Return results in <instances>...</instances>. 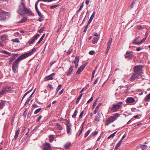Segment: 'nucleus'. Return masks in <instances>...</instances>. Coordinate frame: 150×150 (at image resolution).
Returning a JSON list of instances; mask_svg holds the SVG:
<instances>
[{
    "mask_svg": "<svg viewBox=\"0 0 150 150\" xmlns=\"http://www.w3.org/2000/svg\"><path fill=\"white\" fill-rule=\"evenodd\" d=\"M44 28V27L42 28H41L40 29V30H38V31L40 33H41L43 32V29Z\"/></svg>",
    "mask_w": 150,
    "mask_h": 150,
    "instance_id": "nucleus-51",
    "label": "nucleus"
},
{
    "mask_svg": "<svg viewBox=\"0 0 150 150\" xmlns=\"http://www.w3.org/2000/svg\"><path fill=\"white\" fill-rule=\"evenodd\" d=\"M20 131V129L19 128H18L16 131V132L15 135L14 136V139L15 140H16L17 139Z\"/></svg>",
    "mask_w": 150,
    "mask_h": 150,
    "instance_id": "nucleus-16",
    "label": "nucleus"
},
{
    "mask_svg": "<svg viewBox=\"0 0 150 150\" xmlns=\"http://www.w3.org/2000/svg\"><path fill=\"white\" fill-rule=\"evenodd\" d=\"M82 71L81 69H78L77 71L76 72V74H80Z\"/></svg>",
    "mask_w": 150,
    "mask_h": 150,
    "instance_id": "nucleus-49",
    "label": "nucleus"
},
{
    "mask_svg": "<svg viewBox=\"0 0 150 150\" xmlns=\"http://www.w3.org/2000/svg\"><path fill=\"white\" fill-rule=\"evenodd\" d=\"M19 6H22L23 7H24L25 9H27V8L25 6L24 0H21V5H19Z\"/></svg>",
    "mask_w": 150,
    "mask_h": 150,
    "instance_id": "nucleus-17",
    "label": "nucleus"
},
{
    "mask_svg": "<svg viewBox=\"0 0 150 150\" xmlns=\"http://www.w3.org/2000/svg\"><path fill=\"white\" fill-rule=\"evenodd\" d=\"M144 26L142 25H140L138 26L137 29L139 30H142L144 28Z\"/></svg>",
    "mask_w": 150,
    "mask_h": 150,
    "instance_id": "nucleus-32",
    "label": "nucleus"
},
{
    "mask_svg": "<svg viewBox=\"0 0 150 150\" xmlns=\"http://www.w3.org/2000/svg\"><path fill=\"white\" fill-rule=\"evenodd\" d=\"M88 18V16H86L83 21L82 23L83 24L84 23V21L87 19Z\"/></svg>",
    "mask_w": 150,
    "mask_h": 150,
    "instance_id": "nucleus-57",
    "label": "nucleus"
},
{
    "mask_svg": "<svg viewBox=\"0 0 150 150\" xmlns=\"http://www.w3.org/2000/svg\"><path fill=\"white\" fill-rule=\"evenodd\" d=\"M95 11H94L93 12L92 15L91 16V17L89 19V20L88 21V24H90L91 23L92 20H93V19L94 18V16L95 15Z\"/></svg>",
    "mask_w": 150,
    "mask_h": 150,
    "instance_id": "nucleus-15",
    "label": "nucleus"
},
{
    "mask_svg": "<svg viewBox=\"0 0 150 150\" xmlns=\"http://www.w3.org/2000/svg\"><path fill=\"white\" fill-rule=\"evenodd\" d=\"M96 102H97V100H96L94 102V103L93 104V108H94L95 106H96Z\"/></svg>",
    "mask_w": 150,
    "mask_h": 150,
    "instance_id": "nucleus-61",
    "label": "nucleus"
},
{
    "mask_svg": "<svg viewBox=\"0 0 150 150\" xmlns=\"http://www.w3.org/2000/svg\"><path fill=\"white\" fill-rule=\"evenodd\" d=\"M30 90L28 91L26 93H25V94L24 95V96H23V98L22 100V101L23 100L25 96L30 92Z\"/></svg>",
    "mask_w": 150,
    "mask_h": 150,
    "instance_id": "nucleus-54",
    "label": "nucleus"
},
{
    "mask_svg": "<svg viewBox=\"0 0 150 150\" xmlns=\"http://www.w3.org/2000/svg\"><path fill=\"white\" fill-rule=\"evenodd\" d=\"M45 35V33L43 35L41 36V38H40V39L42 41V40L43 39V38H44Z\"/></svg>",
    "mask_w": 150,
    "mask_h": 150,
    "instance_id": "nucleus-59",
    "label": "nucleus"
},
{
    "mask_svg": "<svg viewBox=\"0 0 150 150\" xmlns=\"http://www.w3.org/2000/svg\"><path fill=\"white\" fill-rule=\"evenodd\" d=\"M83 95V94L82 93H81L80 95L78 97V98H77V100H76V103L77 104H78V103H79V100H80V99H81V98L82 97V96Z\"/></svg>",
    "mask_w": 150,
    "mask_h": 150,
    "instance_id": "nucleus-26",
    "label": "nucleus"
},
{
    "mask_svg": "<svg viewBox=\"0 0 150 150\" xmlns=\"http://www.w3.org/2000/svg\"><path fill=\"white\" fill-rule=\"evenodd\" d=\"M11 89V87H10L6 86L4 87L0 92V96H1L4 94H6Z\"/></svg>",
    "mask_w": 150,
    "mask_h": 150,
    "instance_id": "nucleus-8",
    "label": "nucleus"
},
{
    "mask_svg": "<svg viewBox=\"0 0 150 150\" xmlns=\"http://www.w3.org/2000/svg\"><path fill=\"white\" fill-rule=\"evenodd\" d=\"M38 16L41 18H43V15L40 12V11L37 12Z\"/></svg>",
    "mask_w": 150,
    "mask_h": 150,
    "instance_id": "nucleus-43",
    "label": "nucleus"
},
{
    "mask_svg": "<svg viewBox=\"0 0 150 150\" xmlns=\"http://www.w3.org/2000/svg\"><path fill=\"white\" fill-rule=\"evenodd\" d=\"M95 51L93 50H91L89 51V54L91 55H93L95 53Z\"/></svg>",
    "mask_w": 150,
    "mask_h": 150,
    "instance_id": "nucleus-48",
    "label": "nucleus"
},
{
    "mask_svg": "<svg viewBox=\"0 0 150 150\" xmlns=\"http://www.w3.org/2000/svg\"><path fill=\"white\" fill-rule=\"evenodd\" d=\"M2 52L5 54H8L9 55H11V53H9V52H8L6 51H5V50H4L3 51H2Z\"/></svg>",
    "mask_w": 150,
    "mask_h": 150,
    "instance_id": "nucleus-41",
    "label": "nucleus"
},
{
    "mask_svg": "<svg viewBox=\"0 0 150 150\" xmlns=\"http://www.w3.org/2000/svg\"><path fill=\"white\" fill-rule=\"evenodd\" d=\"M55 128L59 130H62V126L58 124H57L55 126Z\"/></svg>",
    "mask_w": 150,
    "mask_h": 150,
    "instance_id": "nucleus-18",
    "label": "nucleus"
},
{
    "mask_svg": "<svg viewBox=\"0 0 150 150\" xmlns=\"http://www.w3.org/2000/svg\"><path fill=\"white\" fill-rule=\"evenodd\" d=\"M17 13L21 16H23L25 14L32 15L33 13L27 8V9H25L22 6H19V8L17 11Z\"/></svg>",
    "mask_w": 150,
    "mask_h": 150,
    "instance_id": "nucleus-3",
    "label": "nucleus"
},
{
    "mask_svg": "<svg viewBox=\"0 0 150 150\" xmlns=\"http://www.w3.org/2000/svg\"><path fill=\"white\" fill-rule=\"evenodd\" d=\"M112 41V39L111 38H110L109 40L108 43V45H111V43Z\"/></svg>",
    "mask_w": 150,
    "mask_h": 150,
    "instance_id": "nucleus-40",
    "label": "nucleus"
},
{
    "mask_svg": "<svg viewBox=\"0 0 150 150\" xmlns=\"http://www.w3.org/2000/svg\"><path fill=\"white\" fill-rule=\"evenodd\" d=\"M141 76L140 74L134 72L129 78V80L132 82L133 81L135 80L139 79V77Z\"/></svg>",
    "mask_w": 150,
    "mask_h": 150,
    "instance_id": "nucleus-7",
    "label": "nucleus"
},
{
    "mask_svg": "<svg viewBox=\"0 0 150 150\" xmlns=\"http://www.w3.org/2000/svg\"><path fill=\"white\" fill-rule=\"evenodd\" d=\"M13 57H11V58L12 59H13V60H14L15 58V57L16 56H17V55H18V54H13Z\"/></svg>",
    "mask_w": 150,
    "mask_h": 150,
    "instance_id": "nucleus-53",
    "label": "nucleus"
},
{
    "mask_svg": "<svg viewBox=\"0 0 150 150\" xmlns=\"http://www.w3.org/2000/svg\"><path fill=\"white\" fill-rule=\"evenodd\" d=\"M62 86L61 84L59 85L58 86L57 89V92L56 93H57L58 91L61 89Z\"/></svg>",
    "mask_w": 150,
    "mask_h": 150,
    "instance_id": "nucleus-38",
    "label": "nucleus"
},
{
    "mask_svg": "<svg viewBox=\"0 0 150 150\" xmlns=\"http://www.w3.org/2000/svg\"><path fill=\"white\" fill-rule=\"evenodd\" d=\"M119 115L118 113H115L113 116L108 118L105 121V125H108L110 123L114 122L119 116Z\"/></svg>",
    "mask_w": 150,
    "mask_h": 150,
    "instance_id": "nucleus-4",
    "label": "nucleus"
},
{
    "mask_svg": "<svg viewBox=\"0 0 150 150\" xmlns=\"http://www.w3.org/2000/svg\"><path fill=\"white\" fill-rule=\"evenodd\" d=\"M150 99V93L146 96L144 98V100L146 101H147Z\"/></svg>",
    "mask_w": 150,
    "mask_h": 150,
    "instance_id": "nucleus-31",
    "label": "nucleus"
},
{
    "mask_svg": "<svg viewBox=\"0 0 150 150\" xmlns=\"http://www.w3.org/2000/svg\"><path fill=\"white\" fill-rule=\"evenodd\" d=\"M134 52L132 51H127L125 55V58L132 59L134 57Z\"/></svg>",
    "mask_w": 150,
    "mask_h": 150,
    "instance_id": "nucleus-9",
    "label": "nucleus"
},
{
    "mask_svg": "<svg viewBox=\"0 0 150 150\" xmlns=\"http://www.w3.org/2000/svg\"><path fill=\"white\" fill-rule=\"evenodd\" d=\"M126 101L127 103H132L135 102V100L133 97H129L127 98Z\"/></svg>",
    "mask_w": 150,
    "mask_h": 150,
    "instance_id": "nucleus-13",
    "label": "nucleus"
},
{
    "mask_svg": "<svg viewBox=\"0 0 150 150\" xmlns=\"http://www.w3.org/2000/svg\"><path fill=\"white\" fill-rule=\"evenodd\" d=\"M124 101L120 102L116 104H113L112 107L110 108L111 111L112 112H114L118 111L121 108L122 105L125 104Z\"/></svg>",
    "mask_w": 150,
    "mask_h": 150,
    "instance_id": "nucleus-2",
    "label": "nucleus"
},
{
    "mask_svg": "<svg viewBox=\"0 0 150 150\" xmlns=\"http://www.w3.org/2000/svg\"><path fill=\"white\" fill-rule=\"evenodd\" d=\"M120 145H119V144H117L115 147V150H117L118 148L120 147Z\"/></svg>",
    "mask_w": 150,
    "mask_h": 150,
    "instance_id": "nucleus-63",
    "label": "nucleus"
},
{
    "mask_svg": "<svg viewBox=\"0 0 150 150\" xmlns=\"http://www.w3.org/2000/svg\"><path fill=\"white\" fill-rule=\"evenodd\" d=\"M77 112V110H75V111L74 113L72 115V117H75L76 116Z\"/></svg>",
    "mask_w": 150,
    "mask_h": 150,
    "instance_id": "nucleus-47",
    "label": "nucleus"
},
{
    "mask_svg": "<svg viewBox=\"0 0 150 150\" xmlns=\"http://www.w3.org/2000/svg\"><path fill=\"white\" fill-rule=\"evenodd\" d=\"M136 0H133V2L131 4L130 6L131 8H132L134 7V6L135 5L136 3L135 2V1H136Z\"/></svg>",
    "mask_w": 150,
    "mask_h": 150,
    "instance_id": "nucleus-36",
    "label": "nucleus"
},
{
    "mask_svg": "<svg viewBox=\"0 0 150 150\" xmlns=\"http://www.w3.org/2000/svg\"><path fill=\"white\" fill-rule=\"evenodd\" d=\"M21 60L19 57H18L16 61L13 62L12 66V69L14 73H16L18 64Z\"/></svg>",
    "mask_w": 150,
    "mask_h": 150,
    "instance_id": "nucleus-5",
    "label": "nucleus"
},
{
    "mask_svg": "<svg viewBox=\"0 0 150 150\" xmlns=\"http://www.w3.org/2000/svg\"><path fill=\"white\" fill-rule=\"evenodd\" d=\"M98 38L96 37H95L93 39L92 43L94 44L96 43L98 41Z\"/></svg>",
    "mask_w": 150,
    "mask_h": 150,
    "instance_id": "nucleus-22",
    "label": "nucleus"
},
{
    "mask_svg": "<svg viewBox=\"0 0 150 150\" xmlns=\"http://www.w3.org/2000/svg\"><path fill=\"white\" fill-rule=\"evenodd\" d=\"M117 132V131H116V132H115L114 133H113L112 134H111L108 137V139H110L111 137L113 138L114 137L115 134Z\"/></svg>",
    "mask_w": 150,
    "mask_h": 150,
    "instance_id": "nucleus-30",
    "label": "nucleus"
},
{
    "mask_svg": "<svg viewBox=\"0 0 150 150\" xmlns=\"http://www.w3.org/2000/svg\"><path fill=\"white\" fill-rule=\"evenodd\" d=\"M86 65V64H84L83 65H82L79 68V69L80 70L81 69L82 71H83V69L85 67Z\"/></svg>",
    "mask_w": 150,
    "mask_h": 150,
    "instance_id": "nucleus-29",
    "label": "nucleus"
},
{
    "mask_svg": "<svg viewBox=\"0 0 150 150\" xmlns=\"http://www.w3.org/2000/svg\"><path fill=\"white\" fill-rule=\"evenodd\" d=\"M82 71L81 69H78L77 71L76 72V74H80Z\"/></svg>",
    "mask_w": 150,
    "mask_h": 150,
    "instance_id": "nucleus-50",
    "label": "nucleus"
},
{
    "mask_svg": "<svg viewBox=\"0 0 150 150\" xmlns=\"http://www.w3.org/2000/svg\"><path fill=\"white\" fill-rule=\"evenodd\" d=\"M100 120V118L98 116H96L95 117V118L94 119V120L96 121H99Z\"/></svg>",
    "mask_w": 150,
    "mask_h": 150,
    "instance_id": "nucleus-39",
    "label": "nucleus"
},
{
    "mask_svg": "<svg viewBox=\"0 0 150 150\" xmlns=\"http://www.w3.org/2000/svg\"><path fill=\"white\" fill-rule=\"evenodd\" d=\"M40 36V35L39 34H36L33 38L35 40H37L38 38Z\"/></svg>",
    "mask_w": 150,
    "mask_h": 150,
    "instance_id": "nucleus-42",
    "label": "nucleus"
},
{
    "mask_svg": "<svg viewBox=\"0 0 150 150\" xmlns=\"http://www.w3.org/2000/svg\"><path fill=\"white\" fill-rule=\"evenodd\" d=\"M50 142H52L54 140V137L53 135H50L49 137Z\"/></svg>",
    "mask_w": 150,
    "mask_h": 150,
    "instance_id": "nucleus-25",
    "label": "nucleus"
},
{
    "mask_svg": "<svg viewBox=\"0 0 150 150\" xmlns=\"http://www.w3.org/2000/svg\"><path fill=\"white\" fill-rule=\"evenodd\" d=\"M33 53L32 52H30L28 53H27L26 54H24L22 55H21L20 56H19L18 57L22 60L23 59H24L27 57H28L29 55H32Z\"/></svg>",
    "mask_w": 150,
    "mask_h": 150,
    "instance_id": "nucleus-11",
    "label": "nucleus"
},
{
    "mask_svg": "<svg viewBox=\"0 0 150 150\" xmlns=\"http://www.w3.org/2000/svg\"><path fill=\"white\" fill-rule=\"evenodd\" d=\"M3 11L1 10V8H0V19H2V16H3Z\"/></svg>",
    "mask_w": 150,
    "mask_h": 150,
    "instance_id": "nucleus-33",
    "label": "nucleus"
},
{
    "mask_svg": "<svg viewBox=\"0 0 150 150\" xmlns=\"http://www.w3.org/2000/svg\"><path fill=\"white\" fill-rule=\"evenodd\" d=\"M44 150H52L50 144L48 143H46L44 145Z\"/></svg>",
    "mask_w": 150,
    "mask_h": 150,
    "instance_id": "nucleus-12",
    "label": "nucleus"
},
{
    "mask_svg": "<svg viewBox=\"0 0 150 150\" xmlns=\"http://www.w3.org/2000/svg\"><path fill=\"white\" fill-rule=\"evenodd\" d=\"M143 66L139 65L134 67V72L140 74L142 75V69L143 67Z\"/></svg>",
    "mask_w": 150,
    "mask_h": 150,
    "instance_id": "nucleus-6",
    "label": "nucleus"
},
{
    "mask_svg": "<svg viewBox=\"0 0 150 150\" xmlns=\"http://www.w3.org/2000/svg\"><path fill=\"white\" fill-rule=\"evenodd\" d=\"M98 132L97 131L94 132L92 133L93 135V136H95L96 135L98 134Z\"/></svg>",
    "mask_w": 150,
    "mask_h": 150,
    "instance_id": "nucleus-62",
    "label": "nucleus"
},
{
    "mask_svg": "<svg viewBox=\"0 0 150 150\" xmlns=\"http://www.w3.org/2000/svg\"><path fill=\"white\" fill-rule=\"evenodd\" d=\"M58 6H59L58 4L52 6H50V8L51 9H54V8H56Z\"/></svg>",
    "mask_w": 150,
    "mask_h": 150,
    "instance_id": "nucleus-44",
    "label": "nucleus"
},
{
    "mask_svg": "<svg viewBox=\"0 0 150 150\" xmlns=\"http://www.w3.org/2000/svg\"><path fill=\"white\" fill-rule=\"evenodd\" d=\"M91 132V131L89 130H88L85 134L84 135V137H86L90 134Z\"/></svg>",
    "mask_w": 150,
    "mask_h": 150,
    "instance_id": "nucleus-35",
    "label": "nucleus"
},
{
    "mask_svg": "<svg viewBox=\"0 0 150 150\" xmlns=\"http://www.w3.org/2000/svg\"><path fill=\"white\" fill-rule=\"evenodd\" d=\"M41 109V108H39L37 109L35 111L34 114H36L38 113V112H40V111Z\"/></svg>",
    "mask_w": 150,
    "mask_h": 150,
    "instance_id": "nucleus-45",
    "label": "nucleus"
},
{
    "mask_svg": "<svg viewBox=\"0 0 150 150\" xmlns=\"http://www.w3.org/2000/svg\"><path fill=\"white\" fill-rule=\"evenodd\" d=\"M101 104L100 103L98 104L97 106L95 108V110L94 111V113L95 114H96L98 112L99 107L100 106Z\"/></svg>",
    "mask_w": 150,
    "mask_h": 150,
    "instance_id": "nucleus-21",
    "label": "nucleus"
},
{
    "mask_svg": "<svg viewBox=\"0 0 150 150\" xmlns=\"http://www.w3.org/2000/svg\"><path fill=\"white\" fill-rule=\"evenodd\" d=\"M53 79V77L50 75L46 76L45 78V79H46V80H52Z\"/></svg>",
    "mask_w": 150,
    "mask_h": 150,
    "instance_id": "nucleus-20",
    "label": "nucleus"
},
{
    "mask_svg": "<svg viewBox=\"0 0 150 150\" xmlns=\"http://www.w3.org/2000/svg\"><path fill=\"white\" fill-rule=\"evenodd\" d=\"M146 38H144L142 40H141L140 41L138 42H134L136 44H139L141 43H142L145 40Z\"/></svg>",
    "mask_w": 150,
    "mask_h": 150,
    "instance_id": "nucleus-34",
    "label": "nucleus"
},
{
    "mask_svg": "<svg viewBox=\"0 0 150 150\" xmlns=\"http://www.w3.org/2000/svg\"><path fill=\"white\" fill-rule=\"evenodd\" d=\"M62 24H61L58 25V30H57V33H58L60 30L61 29V27H62Z\"/></svg>",
    "mask_w": 150,
    "mask_h": 150,
    "instance_id": "nucleus-52",
    "label": "nucleus"
},
{
    "mask_svg": "<svg viewBox=\"0 0 150 150\" xmlns=\"http://www.w3.org/2000/svg\"><path fill=\"white\" fill-rule=\"evenodd\" d=\"M5 104V102H1L0 103V110L2 109Z\"/></svg>",
    "mask_w": 150,
    "mask_h": 150,
    "instance_id": "nucleus-28",
    "label": "nucleus"
},
{
    "mask_svg": "<svg viewBox=\"0 0 150 150\" xmlns=\"http://www.w3.org/2000/svg\"><path fill=\"white\" fill-rule=\"evenodd\" d=\"M13 61V59H12L11 58H10V60L9 61V64H11Z\"/></svg>",
    "mask_w": 150,
    "mask_h": 150,
    "instance_id": "nucleus-60",
    "label": "nucleus"
},
{
    "mask_svg": "<svg viewBox=\"0 0 150 150\" xmlns=\"http://www.w3.org/2000/svg\"><path fill=\"white\" fill-rule=\"evenodd\" d=\"M7 37V35L6 34H5L1 36L0 38L2 41L4 42L6 40Z\"/></svg>",
    "mask_w": 150,
    "mask_h": 150,
    "instance_id": "nucleus-14",
    "label": "nucleus"
},
{
    "mask_svg": "<svg viewBox=\"0 0 150 150\" xmlns=\"http://www.w3.org/2000/svg\"><path fill=\"white\" fill-rule=\"evenodd\" d=\"M27 19V18L26 17H24L21 21H19L18 23H23L25 22Z\"/></svg>",
    "mask_w": 150,
    "mask_h": 150,
    "instance_id": "nucleus-23",
    "label": "nucleus"
},
{
    "mask_svg": "<svg viewBox=\"0 0 150 150\" xmlns=\"http://www.w3.org/2000/svg\"><path fill=\"white\" fill-rule=\"evenodd\" d=\"M72 51V49H69L67 52V54L68 55L70 54Z\"/></svg>",
    "mask_w": 150,
    "mask_h": 150,
    "instance_id": "nucleus-46",
    "label": "nucleus"
},
{
    "mask_svg": "<svg viewBox=\"0 0 150 150\" xmlns=\"http://www.w3.org/2000/svg\"><path fill=\"white\" fill-rule=\"evenodd\" d=\"M71 145V142H69L66 143L64 145V147L66 149H68Z\"/></svg>",
    "mask_w": 150,
    "mask_h": 150,
    "instance_id": "nucleus-19",
    "label": "nucleus"
},
{
    "mask_svg": "<svg viewBox=\"0 0 150 150\" xmlns=\"http://www.w3.org/2000/svg\"><path fill=\"white\" fill-rule=\"evenodd\" d=\"M88 24H87L85 27V28L83 30V32L85 33L86 32V31H87V30L88 28Z\"/></svg>",
    "mask_w": 150,
    "mask_h": 150,
    "instance_id": "nucleus-55",
    "label": "nucleus"
},
{
    "mask_svg": "<svg viewBox=\"0 0 150 150\" xmlns=\"http://www.w3.org/2000/svg\"><path fill=\"white\" fill-rule=\"evenodd\" d=\"M140 147L142 150H144L146 149L148 147L146 145H141Z\"/></svg>",
    "mask_w": 150,
    "mask_h": 150,
    "instance_id": "nucleus-24",
    "label": "nucleus"
},
{
    "mask_svg": "<svg viewBox=\"0 0 150 150\" xmlns=\"http://www.w3.org/2000/svg\"><path fill=\"white\" fill-rule=\"evenodd\" d=\"M79 60V56H76L75 58V60L72 61L71 63L72 65L70 67L67 73V75L69 76L71 74V73L73 72V67H74L75 68H77Z\"/></svg>",
    "mask_w": 150,
    "mask_h": 150,
    "instance_id": "nucleus-1",
    "label": "nucleus"
},
{
    "mask_svg": "<svg viewBox=\"0 0 150 150\" xmlns=\"http://www.w3.org/2000/svg\"><path fill=\"white\" fill-rule=\"evenodd\" d=\"M35 40L34 38H33L32 39L28 41V42L29 44L30 45L33 44L35 42Z\"/></svg>",
    "mask_w": 150,
    "mask_h": 150,
    "instance_id": "nucleus-27",
    "label": "nucleus"
},
{
    "mask_svg": "<svg viewBox=\"0 0 150 150\" xmlns=\"http://www.w3.org/2000/svg\"><path fill=\"white\" fill-rule=\"evenodd\" d=\"M93 99V97H91V98H90V99L88 100V101L87 102V103H90L91 101H92Z\"/></svg>",
    "mask_w": 150,
    "mask_h": 150,
    "instance_id": "nucleus-56",
    "label": "nucleus"
},
{
    "mask_svg": "<svg viewBox=\"0 0 150 150\" xmlns=\"http://www.w3.org/2000/svg\"><path fill=\"white\" fill-rule=\"evenodd\" d=\"M83 113H84L83 111H82V112H81V113L79 115V117L81 118L82 117Z\"/></svg>",
    "mask_w": 150,
    "mask_h": 150,
    "instance_id": "nucleus-58",
    "label": "nucleus"
},
{
    "mask_svg": "<svg viewBox=\"0 0 150 150\" xmlns=\"http://www.w3.org/2000/svg\"><path fill=\"white\" fill-rule=\"evenodd\" d=\"M67 127V132L68 134H71V124L69 122L68 120H67V124L66 125Z\"/></svg>",
    "mask_w": 150,
    "mask_h": 150,
    "instance_id": "nucleus-10",
    "label": "nucleus"
},
{
    "mask_svg": "<svg viewBox=\"0 0 150 150\" xmlns=\"http://www.w3.org/2000/svg\"><path fill=\"white\" fill-rule=\"evenodd\" d=\"M42 116H41V115H40L37 119V121L38 122H39L40 120V119L42 118Z\"/></svg>",
    "mask_w": 150,
    "mask_h": 150,
    "instance_id": "nucleus-64",
    "label": "nucleus"
},
{
    "mask_svg": "<svg viewBox=\"0 0 150 150\" xmlns=\"http://www.w3.org/2000/svg\"><path fill=\"white\" fill-rule=\"evenodd\" d=\"M12 41L14 42H19L20 41L18 38H16V39H13Z\"/></svg>",
    "mask_w": 150,
    "mask_h": 150,
    "instance_id": "nucleus-37",
    "label": "nucleus"
}]
</instances>
